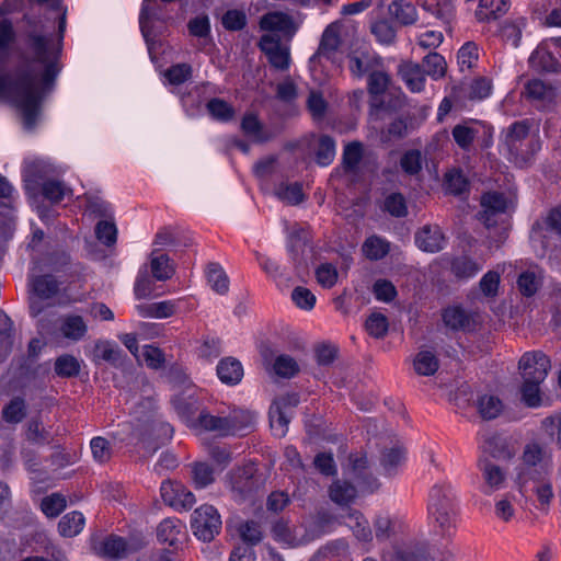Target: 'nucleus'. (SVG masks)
Listing matches in <instances>:
<instances>
[{
	"mask_svg": "<svg viewBox=\"0 0 561 561\" xmlns=\"http://www.w3.org/2000/svg\"><path fill=\"white\" fill-rule=\"evenodd\" d=\"M66 23V10H64L59 18L57 42H54L53 35H43L35 30L27 32L26 43L31 53L28 61L42 66L39 75L34 69H30L20 75L12 83L5 77L0 76V96L12 90L14 102L22 112L26 128L34 127L43 96L45 92L51 90L59 73L58 59Z\"/></svg>",
	"mask_w": 561,
	"mask_h": 561,
	"instance_id": "1",
	"label": "nucleus"
},
{
	"mask_svg": "<svg viewBox=\"0 0 561 561\" xmlns=\"http://www.w3.org/2000/svg\"><path fill=\"white\" fill-rule=\"evenodd\" d=\"M529 119L517 121L503 130L502 145L510 160L519 167L527 165L540 150L539 136L530 131Z\"/></svg>",
	"mask_w": 561,
	"mask_h": 561,
	"instance_id": "2",
	"label": "nucleus"
},
{
	"mask_svg": "<svg viewBox=\"0 0 561 561\" xmlns=\"http://www.w3.org/2000/svg\"><path fill=\"white\" fill-rule=\"evenodd\" d=\"M519 460L520 462L515 468V481L520 491L529 482L542 481L551 471V455L537 440H530L525 444Z\"/></svg>",
	"mask_w": 561,
	"mask_h": 561,
	"instance_id": "3",
	"label": "nucleus"
},
{
	"mask_svg": "<svg viewBox=\"0 0 561 561\" xmlns=\"http://www.w3.org/2000/svg\"><path fill=\"white\" fill-rule=\"evenodd\" d=\"M427 513L428 518L439 528L442 534L448 533L454 526L457 514V495L449 483H436L431 488Z\"/></svg>",
	"mask_w": 561,
	"mask_h": 561,
	"instance_id": "4",
	"label": "nucleus"
},
{
	"mask_svg": "<svg viewBox=\"0 0 561 561\" xmlns=\"http://www.w3.org/2000/svg\"><path fill=\"white\" fill-rule=\"evenodd\" d=\"M228 484L233 499L243 502L263 485V479L257 474L254 463H247L229 472Z\"/></svg>",
	"mask_w": 561,
	"mask_h": 561,
	"instance_id": "5",
	"label": "nucleus"
},
{
	"mask_svg": "<svg viewBox=\"0 0 561 561\" xmlns=\"http://www.w3.org/2000/svg\"><path fill=\"white\" fill-rule=\"evenodd\" d=\"M50 171L49 165L43 161H33L26 167V176L34 181L42 182V195L53 204L61 202L71 190L61 181L46 179Z\"/></svg>",
	"mask_w": 561,
	"mask_h": 561,
	"instance_id": "6",
	"label": "nucleus"
},
{
	"mask_svg": "<svg viewBox=\"0 0 561 561\" xmlns=\"http://www.w3.org/2000/svg\"><path fill=\"white\" fill-rule=\"evenodd\" d=\"M191 527L199 540L209 542L220 533V515L213 505H202L193 512Z\"/></svg>",
	"mask_w": 561,
	"mask_h": 561,
	"instance_id": "7",
	"label": "nucleus"
},
{
	"mask_svg": "<svg viewBox=\"0 0 561 561\" xmlns=\"http://www.w3.org/2000/svg\"><path fill=\"white\" fill-rule=\"evenodd\" d=\"M347 58L350 71L358 78L368 76L378 68H383L381 57L365 44L352 49Z\"/></svg>",
	"mask_w": 561,
	"mask_h": 561,
	"instance_id": "8",
	"label": "nucleus"
},
{
	"mask_svg": "<svg viewBox=\"0 0 561 561\" xmlns=\"http://www.w3.org/2000/svg\"><path fill=\"white\" fill-rule=\"evenodd\" d=\"M390 82V76L383 70V68H378L367 76L370 115L378 117L380 112L389 108L383 96Z\"/></svg>",
	"mask_w": 561,
	"mask_h": 561,
	"instance_id": "9",
	"label": "nucleus"
},
{
	"mask_svg": "<svg viewBox=\"0 0 561 561\" xmlns=\"http://www.w3.org/2000/svg\"><path fill=\"white\" fill-rule=\"evenodd\" d=\"M541 360L539 368L534 373H526V379H524L520 392L522 400L528 408H538L541 405L542 399L540 396V383L547 377V360L539 356Z\"/></svg>",
	"mask_w": 561,
	"mask_h": 561,
	"instance_id": "10",
	"label": "nucleus"
},
{
	"mask_svg": "<svg viewBox=\"0 0 561 561\" xmlns=\"http://www.w3.org/2000/svg\"><path fill=\"white\" fill-rule=\"evenodd\" d=\"M259 48L265 54L270 65L277 70H286L289 67V49L282 45L277 35L264 34L260 38Z\"/></svg>",
	"mask_w": 561,
	"mask_h": 561,
	"instance_id": "11",
	"label": "nucleus"
},
{
	"mask_svg": "<svg viewBox=\"0 0 561 561\" xmlns=\"http://www.w3.org/2000/svg\"><path fill=\"white\" fill-rule=\"evenodd\" d=\"M444 324L453 331L471 332L479 324L478 314L461 306H449L442 312Z\"/></svg>",
	"mask_w": 561,
	"mask_h": 561,
	"instance_id": "12",
	"label": "nucleus"
},
{
	"mask_svg": "<svg viewBox=\"0 0 561 561\" xmlns=\"http://www.w3.org/2000/svg\"><path fill=\"white\" fill-rule=\"evenodd\" d=\"M161 497L165 504L181 511H187L195 504V495L183 484L172 481H163L160 486Z\"/></svg>",
	"mask_w": 561,
	"mask_h": 561,
	"instance_id": "13",
	"label": "nucleus"
},
{
	"mask_svg": "<svg viewBox=\"0 0 561 561\" xmlns=\"http://www.w3.org/2000/svg\"><path fill=\"white\" fill-rule=\"evenodd\" d=\"M481 207L478 218L490 229L497 224V217L506 211L507 201L502 193L488 192L481 197Z\"/></svg>",
	"mask_w": 561,
	"mask_h": 561,
	"instance_id": "14",
	"label": "nucleus"
},
{
	"mask_svg": "<svg viewBox=\"0 0 561 561\" xmlns=\"http://www.w3.org/2000/svg\"><path fill=\"white\" fill-rule=\"evenodd\" d=\"M524 93L538 108L550 107L557 98V90L539 79L529 80L525 84Z\"/></svg>",
	"mask_w": 561,
	"mask_h": 561,
	"instance_id": "15",
	"label": "nucleus"
},
{
	"mask_svg": "<svg viewBox=\"0 0 561 561\" xmlns=\"http://www.w3.org/2000/svg\"><path fill=\"white\" fill-rule=\"evenodd\" d=\"M341 45L340 25L334 22L329 24L321 36L317 51L311 56L310 61L325 58L332 60Z\"/></svg>",
	"mask_w": 561,
	"mask_h": 561,
	"instance_id": "16",
	"label": "nucleus"
},
{
	"mask_svg": "<svg viewBox=\"0 0 561 561\" xmlns=\"http://www.w3.org/2000/svg\"><path fill=\"white\" fill-rule=\"evenodd\" d=\"M415 243L424 252L436 253L445 248L446 239L438 226H424L415 233Z\"/></svg>",
	"mask_w": 561,
	"mask_h": 561,
	"instance_id": "17",
	"label": "nucleus"
},
{
	"mask_svg": "<svg viewBox=\"0 0 561 561\" xmlns=\"http://www.w3.org/2000/svg\"><path fill=\"white\" fill-rule=\"evenodd\" d=\"M94 552L110 561L125 558L129 550L126 540L119 536L111 535L99 543L93 545Z\"/></svg>",
	"mask_w": 561,
	"mask_h": 561,
	"instance_id": "18",
	"label": "nucleus"
},
{
	"mask_svg": "<svg viewBox=\"0 0 561 561\" xmlns=\"http://www.w3.org/2000/svg\"><path fill=\"white\" fill-rule=\"evenodd\" d=\"M184 536V524L174 517L163 519L157 528L158 540L162 543H168L171 547H176Z\"/></svg>",
	"mask_w": 561,
	"mask_h": 561,
	"instance_id": "19",
	"label": "nucleus"
},
{
	"mask_svg": "<svg viewBox=\"0 0 561 561\" xmlns=\"http://www.w3.org/2000/svg\"><path fill=\"white\" fill-rule=\"evenodd\" d=\"M399 75L411 92H421L425 84V73L422 66L412 61L399 66Z\"/></svg>",
	"mask_w": 561,
	"mask_h": 561,
	"instance_id": "20",
	"label": "nucleus"
},
{
	"mask_svg": "<svg viewBox=\"0 0 561 561\" xmlns=\"http://www.w3.org/2000/svg\"><path fill=\"white\" fill-rule=\"evenodd\" d=\"M256 421L254 413L234 409L228 414L229 435H244L253 430Z\"/></svg>",
	"mask_w": 561,
	"mask_h": 561,
	"instance_id": "21",
	"label": "nucleus"
},
{
	"mask_svg": "<svg viewBox=\"0 0 561 561\" xmlns=\"http://www.w3.org/2000/svg\"><path fill=\"white\" fill-rule=\"evenodd\" d=\"M217 376L221 382L234 386L243 377V367L241 363L233 357L222 358L217 365Z\"/></svg>",
	"mask_w": 561,
	"mask_h": 561,
	"instance_id": "22",
	"label": "nucleus"
},
{
	"mask_svg": "<svg viewBox=\"0 0 561 561\" xmlns=\"http://www.w3.org/2000/svg\"><path fill=\"white\" fill-rule=\"evenodd\" d=\"M59 330L64 337L80 341L88 332V325L81 316L70 314L61 319Z\"/></svg>",
	"mask_w": 561,
	"mask_h": 561,
	"instance_id": "23",
	"label": "nucleus"
},
{
	"mask_svg": "<svg viewBox=\"0 0 561 561\" xmlns=\"http://www.w3.org/2000/svg\"><path fill=\"white\" fill-rule=\"evenodd\" d=\"M316 163L320 167L330 165L336 154V142L329 135H321L313 149Z\"/></svg>",
	"mask_w": 561,
	"mask_h": 561,
	"instance_id": "24",
	"label": "nucleus"
},
{
	"mask_svg": "<svg viewBox=\"0 0 561 561\" xmlns=\"http://www.w3.org/2000/svg\"><path fill=\"white\" fill-rule=\"evenodd\" d=\"M344 517L348 518L347 525L359 541L370 542L373 540V531L368 520L359 511L350 508Z\"/></svg>",
	"mask_w": 561,
	"mask_h": 561,
	"instance_id": "25",
	"label": "nucleus"
},
{
	"mask_svg": "<svg viewBox=\"0 0 561 561\" xmlns=\"http://www.w3.org/2000/svg\"><path fill=\"white\" fill-rule=\"evenodd\" d=\"M482 270V265L468 255L456 256L451 260L450 271L459 279L474 277Z\"/></svg>",
	"mask_w": 561,
	"mask_h": 561,
	"instance_id": "26",
	"label": "nucleus"
},
{
	"mask_svg": "<svg viewBox=\"0 0 561 561\" xmlns=\"http://www.w3.org/2000/svg\"><path fill=\"white\" fill-rule=\"evenodd\" d=\"M388 10L390 15L401 25H412L417 21L416 8L405 0H393Z\"/></svg>",
	"mask_w": 561,
	"mask_h": 561,
	"instance_id": "27",
	"label": "nucleus"
},
{
	"mask_svg": "<svg viewBox=\"0 0 561 561\" xmlns=\"http://www.w3.org/2000/svg\"><path fill=\"white\" fill-rule=\"evenodd\" d=\"M241 129L257 142H266L273 138L271 133L264 130L262 123L254 113H247L242 117Z\"/></svg>",
	"mask_w": 561,
	"mask_h": 561,
	"instance_id": "28",
	"label": "nucleus"
},
{
	"mask_svg": "<svg viewBox=\"0 0 561 561\" xmlns=\"http://www.w3.org/2000/svg\"><path fill=\"white\" fill-rule=\"evenodd\" d=\"M271 531L274 540L286 547L294 548L301 546L306 542L304 539H299L296 537L288 522L283 518L276 520L272 525Z\"/></svg>",
	"mask_w": 561,
	"mask_h": 561,
	"instance_id": "29",
	"label": "nucleus"
},
{
	"mask_svg": "<svg viewBox=\"0 0 561 561\" xmlns=\"http://www.w3.org/2000/svg\"><path fill=\"white\" fill-rule=\"evenodd\" d=\"M260 27L268 32H288L293 27L291 18L283 12H268L260 20Z\"/></svg>",
	"mask_w": 561,
	"mask_h": 561,
	"instance_id": "30",
	"label": "nucleus"
},
{
	"mask_svg": "<svg viewBox=\"0 0 561 561\" xmlns=\"http://www.w3.org/2000/svg\"><path fill=\"white\" fill-rule=\"evenodd\" d=\"M329 495L337 505H348L356 499L357 490L347 481L335 480L330 486Z\"/></svg>",
	"mask_w": 561,
	"mask_h": 561,
	"instance_id": "31",
	"label": "nucleus"
},
{
	"mask_svg": "<svg viewBox=\"0 0 561 561\" xmlns=\"http://www.w3.org/2000/svg\"><path fill=\"white\" fill-rule=\"evenodd\" d=\"M85 524V518L81 512L73 511L61 517L58 523V530L62 537H75L79 535Z\"/></svg>",
	"mask_w": 561,
	"mask_h": 561,
	"instance_id": "32",
	"label": "nucleus"
},
{
	"mask_svg": "<svg viewBox=\"0 0 561 561\" xmlns=\"http://www.w3.org/2000/svg\"><path fill=\"white\" fill-rule=\"evenodd\" d=\"M529 64L534 69L546 72H558L561 67L558 59L545 48L535 49L529 57Z\"/></svg>",
	"mask_w": 561,
	"mask_h": 561,
	"instance_id": "33",
	"label": "nucleus"
},
{
	"mask_svg": "<svg viewBox=\"0 0 561 561\" xmlns=\"http://www.w3.org/2000/svg\"><path fill=\"white\" fill-rule=\"evenodd\" d=\"M479 468L490 491L500 489L505 481V472L501 467L488 459L479 461Z\"/></svg>",
	"mask_w": 561,
	"mask_h": 561,
	"instance_id": "34",
	"label": "nucleus"
},
{
	"mask_svg": "<svg viewBox=\"0 0 561 561\" xmlns=\"http://www.w3.org/2000/svg\"><path fill=\"white\" fill-rule=\"evenodd\" d=\"M25 438L37 446L48 445L51 442L50 433L45 428L39 417H32L26 423Z\"/></svg>",
	"mask_w": 561,
	"mask_h": 561,
	"instance_id": "35",
	"label": "nucleus"
},
{
	"mask_svg": "<svg viewBox=\"0 0 561 561\" xmlns=\"http://www.w3.org/2000/svg\"><path fill=\"white\" fill-rule=\"evenodd\" d=\"M362 250L368 260L379 261L389 253L390 243L381 237L371 236L365 240Z\"/></svg>",
	"mask_w": 561,
	"mask_h": 561,
	"instance_id": "36",
	"label": "nucleus"
},
{
	"mask_svg": "<svg viewBox=\"0 0 561 561\" xmlns=\"http://www.w3.org/2000/svg\"><path fill=\"white\" fill-rule=\"evenodd\" d=\"M413 367L420 376H433L439 368V360L431 351H420L414 360Z\"/></svg>",
	"mask_w": 561,
	"mask_h": 561,
	"instance_id": "37",
	"label": "nucleus"
},
{
	"mask_svg": "<svg viewBox=\"0 0 561 561\" xmlns=\"http://www.w3.org/2000/svg\"><path fill=\"white\" fill-rule=\"evenodd\" d=\"M27 413V405L22 397H14L2 409L1 415L5 423L18 424L22 422Z\"/></svg>",
	"mask_w": 561,
	"mask_h": 561,
	"instance_id": "38",
	"label": "nucleus"
},
{
	"mask_svg": "<svg viewBox=\"0 0 561 561\" xmlns=\"http://www.w3.org/2000/svg\"><path fill=\"white\" fill-rule=\"evenodd\" d=\"M364 147L359 141L348 142L343 150L342 165L345 172L355 173L363 159Z\"/></svg>",
	"mask_w": 561,
	"mask_h": 561,
	"instance_id": "39",
	"label": "nucleus"
},
{
	"mask_svg": "<svg viewBox=\"0 0 561 561\" xmlns=\"http://www.w3.org/2000/svg\"><path fill=\"white\" fill-rule=\"evenodd\" d=\"M172 404L179 416L185 422L192 421L199 408L198 400L193 394L175 396L172 399Z\"/></svg>",
	"mask_w": 561,
	"mask_h": 561,
	"instance_id": "40",
	"label": "nucleus"
},
{
	"mask_svg": "<svg viewBox=\"0 0 561 561\" xmlns=\"http://www.w3.org/2000/svg\"><path fill=\"white\" fill-rule=\"evenodd\" d=\"M198 425L208 432H216L221 436L229 435L228 415H211L206 411H202L197 417Z\"/></svg>",
	"mask_w": 561,
	"mask_h": 561,
	"instance_id": "41",
	"label": "nucleus"
},
{
	"mask_svg": "<svg viewBox=\"0 0 561 561\" xmlns=\"http://www.w3.org/2000/svg\"><path fill=\"white\" fill-rule=\"evenodd\" d=\"M477 408L483 420H493L503 411V402L500 398L492 394H484L478 399Z\"/></svg>",
	"mask_w": 561,
	"mask_h": 561,
	"instance_id": "42",
	"label": "nucleus"
},
{
	"mask_svg": "<svg viewBox=\"0 0 561 561\" xmlns=\"http://www.w3.org/2000/svg\"><path fill=\"white\" fill-rule=\"evenodd\" d=\"M98 356L115 367H123L126 360L124 352L110 342H99L95 345Z\"/></svg>",
	"mask_w": 561,
	"mask_h": 561,
	"instance_id": "43",
	"label": "nucleus"
},
{
	"mask_svg": "<svg viewBox=\"0 0 561 561\" xmlns=\"http://www.w3.org/2000/svg\"><path fill=\"white\" fill-rule=\"evenodd\" d=\"M547 231L548 230L546 229L545 231V229L539 224H536L533 227V231L530 234L533 248L536 251L537 255L540 257L546 256L556 248V244L551 242V239L548 236Z\"/></svg>",
	"mask_w": 561,
	"mask_h": 561,
	"instance_id": "44",
	"label": "nucleus"
},
{
	"mask_svg": "<svg viewBox=\"0 0 561 561\" xmlns=\"http://www.w3.org/2000/svg\"><path fill=\"white\" fill-rule=\"evenodd\" d=\"M207 282L218 294L224 295L229 289V279L218 263H209L206 271Z\"/></svg>",
	"mask_w": 561,
	"mask_h": 561,
	"instance_id": "45",
	"label": "nucleus"
},
{
	"mask_svg": "<svg viewBox=\"0 0 561 561\" xmlns=\"http://www.w3.org/2000/svg\"><path fill=\"white\" fill-rule=\"evenodd\" d=\"M451 135L457 146L468 151L471 149L472 144L478 135V129L470 126L468 123L457 124L451 129Z\"/></svg>",
	"mask_w": 561,
	"mask_h": 561,
	"instance_id": "46",
	"label": "nucleus"
},
{
	"mask_svg": "<svg viewBox=\"0 0 561 561\" xmlns=\"http://www.w3.org/2000/svg\"><path fill=\"white\" fill-rule=\"evenodd\" d=\"M140 316L146 318L164 319L174 314L175 305L172 301H160L151 305L137 306Z\"/></svg>",
	"mask_w": 561,
	"mask_h": 561,
	"instance_id": "47",
	"label": "nucleus"
},
{
	"mask_svg": "<svg viewBox=\"0 0 561 561\" xmlns=\"http://www.w3.org/2000/svg\"><path fill=\"white\" fill-rule=\"evenodd\" d=\"M422 69L425 76H430L433 79H439L445 76L446 61L445 58L437 53H430L423 58Z\"/></svg>",
	"mask_w": 561,
	"mask_h": 561,
	"instance_id": "48",
	"label": "nucleus"
},
{
	"mask_svg": "<svg viewBox=\"0 0 561 561\" xmlns=\"http://www.w3.org/2000/svg\"><path fill=\"white\" fill-rule=\"evenodd\" d=\"M54 369L61 378L76 377L80 373V363L75 356L65 354L57 357Z\"/></svg>",
	"mask_w": 561,
	"mask_h": 561,
	"instance_id": "49",
	"label": "nucleus"
},
{
	"mask_svg": "<svg viewBox=\"0 0 561 561\" xmlns=\"http://www.w3.org/2000/svg\"><path fill=\"white\" fill-rule=\"evenodd\" d=\"M388 318L380 312H373L365 321V330L371 337H385L388 332Z\"/></svg>",
	"mask_w": 561,
	"mask_h": 561,
	"instance_id": "50",
	"label": "nucleus"
},
{
	"mask_svg": "<svg viewBox=\"0 0 561 561\" xmlns=\"http://www.w3.org/2000/svg\"><path fill=\"white\" fill-rule=\"evenodd\" d=\"M543 357L546 360H547V374L549 373L550 368H551V364H550V359L549 357L541 351H534V352H527L525 353L519 362H518V367L519 369L522 370V375H523V378L526 379V373H534V371H537V368H539V363L541 360L540 357Z\"/></svg>",
	"mask_w": 561,
	"mask_h": 561,
	"instance_id": "51",
	"label": "nucleus"
},
{
	"mask_svg": "<svg viewBox=\"0 0 561 561\" xmlns=\"http://www.w3.org/2000/svg\"><path fill=\"white\" fill-rule=\"evenodd\" d=\"M306 245L307 237L305 231L302 229L293 230L288 238L287 248L295 264L301 263Z\"/></svg>",
	"mask_w": 561,
	"mask_h": 561,
	"instance_id": "52",
	"label": "nucleus"
},
{
	"mask_svg": "<svg viewBox=\"0 0 561 561\" xmlns=\"http://www.w3.org/2000/svg\"><path fill=\"white\" fill-rule=\"evenodd\" d=\"M206 107L211 117L217 121L228 122L232 119L234 115L233 107L222 99H210L207 102Z\"/></svg>",
	"mask_w": 561,
	"mask_h": 561,
	"instance_id": "53",
	"label": "nucleus"
},
{
	"mask_svg": "<svg viewBox=\"0 0 561 561\" xmlns=\"http://www.w3.org/2000/svg\"><path fill=\"white\" fill-rule=\"evenodd\" d=\"M238 531L244 545L251 547L260 543L263 539L261 525L255 520H247L240 524Z\"/></svg>",
	"mask_w": 561,
	"mask_h": 561,
	"instance_id": "54",
	"label": "nucleus"
},
{
	"mask_svg": "<svg viewBox=\"0 0 561 561\" xmlns=\"http://www.w3.org/2000/svg\"><path fill=\"white\" fill-rule=\"evenodd\" d=\"M192 476L194 484L198 489H204L215 481L214 469L206 462L193 463Z\"/></svg>",
	"mask_w": 561,
	"mask_h": 561,
	"instance_id": "55",
	"label": "nucleus"
},
{
	"mask_svg": "<svg viewBox=\"0 0 561 561\" xmlns=\"http://www.w3.org/2000/svg\"><path fill=\"white\" fill-rule=\"evenodd\" d=\"M383 210L392 217L401 218L408 215V206L404 196L401 193L389 194L383 202Z\"/></svg>",
	"mask_w": 561,
	"mask_h": 561,
	"instance_id": "56",
	"label": "nucleus"
},
{
	"mask_svg": "<svg viewBox=\"0 0 561 561\" xmlns=\"http://www.w3.org/2000/svg\"><path fill=\"white\" fill-rule=\"evenodd\" d=\"M33 289L41 298H50L57 294L59 286L51 275L38 276L33 282Z\"/></svg>",
	"mask_w": 561,
	"mask_h": 561,
	"instance_id": "57",
	"label": "nucleus"
},
{
	"mask_svg": "<svg viewBox=\"0 0 561 561\" xmlns=\"http://www.w3.org/2000/svg\"><path fill=\"white\" fill-rule=\"evenodd\" d=\"M170 259L167 254L152 256L150 260V268L154 279L167 280L173 275V268L169 264Z\"/></svg>",
	"mask_w": 561,
	"mask_h": 561,
	"instance_id": "58",
	"label": "nucleus"
},
{
	"mask_svg": "<svg viewBox=\"0 0 561 561\" xmlns=\"http://www.w3.org/2000/svg\"><path fill=\"white\" fill-rule=\"evenodd\" d=\"M67 506L66 499L59 493H53L42 500L41 508L49 517H57Z\"/></svg>",
	"mask_w": 561,
	"mask_h": 561,
	"instance_id": "59",
	"label": "nucleus"
},
{
	"mask_svg": "<svg viewBox=\"0 0 561 561\" xmlns=\"http://www.w3.org/2000/svg\"><path fill=\"white\" fill-rule=\"evenodd\" d=\"M381 466L386 474L392 476L397 468L404 461V451L401 448H390L381 456Z\"/></svg>",
	"mask_w": 561,
	"mask_h": 561,
	"instance_id": "60",
	"label": "nucleus"
},
{
	"mask_svg": "<svg viewBox=\"0 0 561 561\" xmlns=\"http://www.w3.org/2000/svg\"><path fill=\"white\" fill-rule=\"evenodd\" d=\"M270 422L275 436L283 437L286 434L289 420L279 403H274L271 407Z\"/></svg>",
	"mask_w": 561,
	"mask_h": 561,
	"instance_id": "61",
	"label": "nucleus"
},
{
	"mask_svg": "<svg viewBox=\"0 0 561 561\" xmlns=\"http://www.w3.org/2000/svg\"><path fill=\"white\" fill-rule=\"evenodd\" d=\"M90 448L93 459L99 463H105L112 457L111 444L102 436L93 437L90 442Z\"/></svg>",
	"mask_w": 561,
	"mask_h": 561,
	"instance_id": "62",
	"label": "nucleus"
},
{
	"mask_svg": "<svg viewBox=\"0 0 561 561\" xmlns=\"http://www.w3.org/2000/svg\"><path fill=\"white\" fill-rule=\"evenodd\" d=\"M95 236L106 247H112L117 240V228L113 221L100 220L95 226Z\"/></svg>",
	"mask_w": 561,
	"mask_h": 561,
	"instance_id": "63",
	"label": "nucleus"
},
{
	"mask_svg": "<svg viewBox=\"0 0 561 561\" xmlns=\"http://www.w3.org/2000/svg\"><path fill=\"white\" fill-rule=\"evenodd\" d=\"M274 371L283 378H291L299 371L297 362L289 355H279L274 363Z\"/></svg>",
	"mask_w": 561,
	"mask_h": 561,
	"instance_id": "64",
	"label": "nucleus"
}]
</instances>
